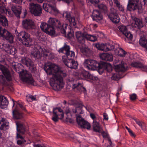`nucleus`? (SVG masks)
Masks as SVG:
<instances>
[{"label":"nucleus","instance_id":"f257e3e1","mask_svg":"<svg viewBox=\"0 0 147 147\" xmlns=\"http://www.w3.org/2000/svg\"><path fill=\"white\" fill-rule=\"evenodd\" d=\"M55 26L60 29L63 30L64 33L66 31L63 29V25L59 20L54 18H50L47 23L43 22L40 26L41 30L46 33L54 37L57 36Z\"/></svg>","mask_w":147,"mask_h":147},{"label":"nucleus","instance_id":"f03ea898","mask_svg":"<svg viewBox=\"0 0 147 147\" xmlns=\"http://www.w3.org/2000/svg\"><path fill=\"white\" fill-rule=\"evenodd\" d=\"M58 51L65 54L63 56L62 60L66 65L71 69L77 68L78 63L74 59L75 57V53L70 51L69 46L65 44L63 47L59 49Z\"/></svg>","mask_w":147,"mask_h":147},{"label":"nucleus","instance_id":"7ed1b4c3","mask_svg":"<svg viewBox=\"0 0 147 147\" xmlns=\"http://www.w3.org/2000/svg\"><path fill=\"white\" fill-rule=\"evenodd\" d=\"M84 65L89 70H95L98 69L99 74H101L103 72H105V71L110 73L113 69L110 64L101 61L99 63L93 59H86L84 62Z\"/></svg>","mask_w":147,"mask_h":147},{"label":"nucleus","instance_id":"20e7f679","mask_svg":"<svg viewBox=\"0 0 147 147\" xmlns=\"http://www.w3.org/2000/svg\"><path fill=\"white\" fill-rule=\"evenodd\" d=\"M47 77L49 78V83L55 90H61L64 84L61 74H47Z\"/></svg>","mask_w":147,"mask_h":147},{"label":"nucleus","instance_id":"39448f33","mask_svg":"<svg viewBox=\"0 0 147 147\" xmlns=\"http://www.w3.org/2000/svg\"><path fill=\"white\" fill-rule=\"evenodd\" d=\"M147 2V0H128L126 10L129 11H137L139 13H142L143 10L142 3L143 2L144 5Z\"/></svg>","mask_w":147,"mask_h":147},{"label":"nucleus","instance_id":"423d86ee","mask_svg":"<svg viewBox=\"0 0 147 147\" xmlns=\"http://www.w3.org/2000/svg\"><path fill=\"white\" fill-rule=\"evenodd\" d=\"M33 51L31 52V56L36 59H42L44 61H45L46 59H52L54 58L53 54L49 52H45L44 50L38 46V48L34 47Z\"/></svg>","mask_w":147,"mask_h":147},{"label":"nucleus","instance_id":"0eeeda50","mask_svg":"<svg viewBox=\"0 0 147 147\" xmlns=\"http://www.w3.org/2000/svg\"><path fill=\"white\" fill-rule=\"evenodd\" d=\"M15 33L18 40L25 47H30L33 44L32 40L30 37V34L26 32L21 31L18 32L17 30H16Z\"/></svg>","mask_w":147,"mask_h":147},{"label":"nucleus","instance_id":"6e6552de","mask_svg":"<svg viewBox=\"0 0 147 147\" xmlns=\"http://www.w3.org/2000/svg\"><path fill=\"white\" fill-rule=\"evenodd\" d=\"M42 61L44 62L43 65L44 70L47 74H65L63 72L61 68L54 63L49 62H43V61H41L40 63Z\"/></svg>","mask_w":147,"mask_h":147},{"label":"nucleus","instance_id":"1a4fd4ad","mask_svg":"<svg viewBox=\"0 0 147 147\" xmlns=\"http://www.w3.org/2000/svg\"><path fill=\"white\" fill-rule=\"evenodd\" d=\"M7 10L5 7V3L1 2L0 4V12L2 13H7ZM0 25L4 27L8 26V21L5 16L0 13Z\"/></svg>","mask_w":147,"mask_h":147},{"label":"nucleus","instance_id":"9d476101","mask_svg":"<svg viewBox=\"0 0 147 147\" xmlns=\"http://www.w3.org/2000/svg\"><path fill=\"white\" fill-rule=\"evenodd\" d=\"M0 37L2 38L4 40L10 43H12L13 41V35L5 29L0 26Z\"/></svg>","mask_w":147,"mask_h":147},{"label":"nucleus","instance_id":"9b49d317","mask_svg":"<svg viewBox=\"0 0 147 147\" xmlns=\"http://www.w3.org/2000/svg\"><path fill=\"white\" fill-rule=\"evenodd\" d=\"M0 37L2 38L4 40L10 43H12L13 41V35L5 29L0 26Z\"/></svg>","mask_w":147,"mask_h":147},{"label":"nucleus","instance_id":"f8f14e48","mask_svg":"<svg viewBox=\"0 0 147 147\" xmlns=\"http://www.w3.org/2000/svg\"><path fill=\"white\" fill-rule=\"evenodd\" d=\"M29 9L32 14L35 16H40L42 13L41 6L38 4L31 3L30 4Z\"/></svg>","mask_w":147,"mask_h":147},{"label":"nucleus","instance_id":"ddd939ff","mask_svg":"<svg viewBox=\"0 0 147 147\" xmlns=\"http://www.w3.org/2000/svg\"><path fill=\"white\" fill-rule=\"evenodd\" d=\"M20 80L24 83L28 85H34L35 81L32 74H19Z\"/></svg>","mask_w":147,"mask_h":147},{"label":"nucleus","instance_id":"4468645a","mask_svg":"<svg viewBox=\"0 0 147 147\" xmlns=\"http://www.w3.org/2000/svg\"><path fill=\"white\" fill-rule=\"evenodd\" d=\"M0 49L5 51L7 53L14 55L17 52L16 48L8 44H4L0 42Z\"/></svg>","mask_w":147,"mask_h":147},{"label":"nucleus","instance_id":"2eb2a0df","mask_svg":"<svg viewBox=\"0 0 147 147\" xmlns=\"http://www.w3.org/2000/svg\"><path fill=\"white\" fill-rule=\"evenodd\" d=\"M63 16L66 18V21L69 23L70 28H76V23L74 17L71 16L69 12L65 11Z\"/></svg>","mask_w":147,"mask_h":147},{"label":"nucleus","instance_id":"dca6fc26","mask_svg":"<svg viewBox=\"0 0 147 147\" xmlns=\"http://www.w3.org/2000/svg\"><path fill=\"white\" fill-rule=\"evenodd\" d=\"M108 17L113 23L117 24L120 21V18L117 13V10L113 8H111L110 11L107 14Z\"/></svg>","mask_w":147,"mask_h":147},{"label":"nucleus","instance_id":"f3484780","mask_svg":"<svg viewBox=\"0 0 147 147\" xmlns=\"http://www.w3.org/2000/svg\"><path fill=\"white\" fill-rule=\"evenodd\" d=\"M53 116L52 117V120L55 122H57L59 119V116H61L60 119L64 117V115L63 110L60 108H54L53 109Z\"/></svg>","mask_w":147,"mask_h":147},{"label":"nucleus","instance_id":"a211bd4d","mask_svg":"<svg viewBox=\"0 0 147 147\" xmlns=\"http://www.w3.org/2000/svg\"><path fill=\"white\" fill-rule=\"evenodd\" d=\"M22 63L26 65L32 73H35L36 68L35 66L33 64L31 60L28 58H23L22 59Z\"/></svg>","mask_w":147,"mask_h":147},{"label":"nucleus","instance_id":"6ab92c4d","mask_svg":"<svg viewBox=\"0 0 147 147\" xmlns=\"http://www.w3.org/2000/svg\"><path fill=\"white\" fill-rule=\"evenodd\" d=\"M13 76L11 74H2L0 75V83L4 86H8V82L12 81Z\"/></svg>","mask_w":147,"mask_h":147},{"label":"nucleus","instance_id":"aec40b11","mask_svg":"<svg viewBox=\"0 0 147 147\" xmlns=\"http://www.w3.org/2000/svg\"><path fill=\"white\" fill-rule=\"evenodd\" d=\"M12 70L13 72L11 73L9 70L10 74H14L15 73L14 71L17 72L18 74H28L27 71L24 69L23 66L20 63L13 65Z\"/></svg>","mask_w":147,"mask_h":147},{"label":"nucleus","instance_id":"412c9836","mask_svg":"<svg viewBox=\"0 0 147 147\" xmlns=\"http://www.w3.org/2000/svg\"><path fill=\"white\" fill-rule=\"evenodd\" d=\"M118 28L120 32L127 38L130 40H132L133 35L129 32H128L126 26L122 25L118 26Z\"/></svg>","mask_w":147,"mask_h":147},{"label":"nucleus","instance_id":"4be33fe9","mask_svg":"<svg viewBox=\"0 0 147 147\" xmlns=\"http://www.w3.org/2000/svg\"><path fill=\"white\" fill-rule=\"evenodd\" d=\"M6 59V56L2 55L0 57V70L1 71L2 74H10L9 69L7 65H3L1 64V63L5 62Z\"/></svg>","mask_w":147,"mask_h":147},{"label":"nucleus","instance_id":"5701e85b","mask_svg":"<svg viewBox=\"0 0 147 147\" xmlns=\"http://www.w3.org/2000/svg\"><path fill=\"white\" fill-rule=\"evenodd\" d=\"M75 108L72 109L71 112L73 114H81L82 108V105L81 102L75 101L73 104Z\"/></svg>","mask_w":147,"mask_h":147},{"label":"nucleus","instance_id":"b1692460","mask_svg":"<svg viewBox=\"0 0 147 147\" xmlns=\"http://www.w3.org/2000/svg\"><path fill=\"white\" fill-rule=\"evenodd\" d=\"M77 122L79 126L81 128H86L87 129H89L90 128L91 125L90 123L82 118H77Z\"/></svg>","mask_w":147,"mask_h":147},{"label":"nucleus","instance_id":"393cba45","mask_svg":"<svg viewBox=\"0 0 147 147\" xmlns=\"http://www.w3.org/2000/svg\"><path fill=\"white\" fill-rule=\"evenodd\" d=\"M127 65L124 61H121L120 63L115 66V70L117 72H123L127 70Z\"/></svg>","mask_w":147,"mask_h":147},{"label":"nucleus","instance_id":"a878e982","mask_svg":"<svg viewBox=\"0 0 147 147\" xmlns=\"http://www.w3.org/2000/svg\"><path fill=\"white\" fill-rule=\"evenodd\" d=\"M23 27L26 29H29L34 28V23L31 20L26 19L22 22Z\"/></svg>","mask_w":147,"mask_h":147},{"label":"nucleus","instance_id":"bb28decb","mask_svg":"<svg viewBox=\"0 0 147 147\" xmlns=\"http://www.w3.org/2000/svg\"><path fill=\"white\" fill-rule=\"evenodd\" d=\"M9 123L5 118H0V129L5 131L9 128Z\"/></svg>","mask_w":147,"mask_h":147},{"label":"nucleus","instance_id":"cd10ccee","mask_svg":"<svg viewBox=\"0 0 147 147\" xmlns=\"http://www.w3.org/2000/svg\"><path fill=\"white\" fill-rule=\"evenodd\" d=\"M92 17L93 20L99 22L102 19V16L98 10H96L93 11Z\"/></svg>","mask_w":147,"mask_h":147},{"label":"nucleus","instance_id":"c85d7f7f","mask_svg":"<svg viewBox=\"0 0 147 147\" xmlns=\"http://www.w3.org/2000/svg\"><path fill=\"white\" fill-rule=\"evenodd\" d=\"M102 47L101 48H99V49L103 51H109L112 50L114 49L115 47L113 44L111 43H106L103 44Z\"/></svg>","mask_w":147,"mask_h":147},{"label":"nucleus","instance_id":"c756f323","mask_svg":"<svg viewBox=\"0 0 147 147\" xmlns=\"http://www.w3.org/2000/svg\"><path fill=\"white\" fill-rule=\"evenodd\" d=\"M100 57L102 60L111 61L113 59V55L108 53H102L100 54Z\"/></svg>","mask_w":147,"mask_h":147},{"label":"nucleus","instance_id":"7c9ffc66","mask_svg":"<svg viewBox=\"0 0 147 147\" xmlns=\"http://www.w3.org/2000/svg\"><path fill=\"white\" fill-rule=\"evenodd\" d=\"M87 33H82L80 32H77L76 33V36L78 42L80 43H83L85 42V39L86 38Z\"/></svg>","mask_w":147,"mask_h":147},{"label":"nucleus","instance_id":"2f4dec72","mask_svg":"<svg viewBox=\"0 0 147 147\" xmlns=\"http://www.w3.org/2000/svg\"><path fill=\"white\" fill-rule=\"evenodd\" d=\"M16 123L17 126V133L19 134H24L26 131L25 126L19 122H17Z\"/></svg>","mask_w":147,"mask_h":147},{"label":"nucleus","instance_id":"473e14b6","mask_svg":"<svg viewBox=\"0 0 147 147\" xmlns=\"http://www.w3.org/2000/svg\"><path fill=\"white\" fill-rule=\"evenodd\" d=\"M131 66L136 68H140L143 71H147V66L144 65L141 62H134L131 64Z\"/></svg>","mask_w":147,"mask_h":147},{"label":"nucleus","instance_id":"72a5a7b5","mask_svg":"<svg viewBox=\"0 0 147 147\" xmlns=\"http://www.w3.org/2000/svg\"><path fill=\"white\" fill-rule=\"evenodd\" d=\"M73 89H76L79 92L83 91L84 92H86V88L83 86L82 84L79 82L73 83L72 86Z\"/></svg>","mask_w":147,"mask_h":147},{"label":"nucleus","instance_id":"f704fd0d","mask_svg":"<svg viewBox=\"0 0 147 147\" xmlns=\"http://www.w3.org/2000/svg\"><path fill=\"white\" fill-rule=\"evenodd\" d=\"M9 103L6 97L3 96H0V107L4 109L7 107Z\"/></svg>","mask_w":147,"mask_h":147},{"label":"nucleus","instance_id":"c9c22d12","mask_svg":"<svg viewBox=\"0 0 147 147\" xmlns=\"http://www.w3.org/2000/svg\"><path fill=\"white\" fill-rule=\"evenodd\" d=\"M21 7L20 6L13 5L11 7V9L14 13L16 16L20 17L21 11Z\"/></svg>","mask_w":147,"mask_h":147},{"label":"nucleus","instance_id":"e433bc0d","mask_svg":"<svg viewBox=\"0 0 147 147\" xmlns=\"http://www.w3.org/2000/svg\"><path fill=\"white\" fill-rule=\"evenodd\" d=\"M12 114L13 118L15 119H21L23 117L22 114L16 108L13 111Z\"/></svg>","mask_w":147,"mask_h":147},{"label":"nucleus","instance_id":"4c0bfd02","mask_svg":"<svg viewBox=\"0 0 147 147\" xmlns=\"http://www.w3.org/2000/svg\"><path fill=\"white\" fill-rule=\"evenodd\" d=\"M139 43L140 45L144 49V50L147 55V39L144 38H141Z\"/></svg>","mask_w":147,"mask_h":147},{"label":"nucleus","instance_id":"58836bf2","mask_svg":"<svg viewBox=\"0 0 147 147\" xmlns=\"http://www.w3.org/2000/svg\"><path fill=\"white\" fill-rule=\"evenodd\" d=\"M93 127L94 131L100 133L102 130V129L100 126L99 123L96 121H94L93 122Z\"/></svg>","mask_w":147,"mask_h":147},{"label":"nucleus","instance_id":"ea45409f","mask_svg":"<svg viewBox=\"0 0 147 147\" xmlns=\"http://www.w3.org/2000/svg\"><path fill=\"white\" fill-rule=\"evenodd\" d=\"M134 24L135 27H137L140 29L143 26L144 24L142 21L140 19L135 18H134Z\"/></svg>","mask_w":147,"mask_h":147},{"label":"nucleus","instance_id":"a19ab883","mask_svg":"<svg viewBox=\"0 0 147 147\" xmlns=\"http://www.w3.org/2000/svg\"><path fill=\"white\" fill-rule=\"evenodd\" d=\"M98 8L102 12L104 13H107L108 9L107 6L105 4L102 3L97 5Z\"/></svg>","mask_w":147,"mask_h":147},{"label":"nucleus","instance_id":"79ce46f5","mask_svg":"<svg viewBox=\"0 0 147 147\" xmlns=\"http://www.w3.org/2000/svg\"><path fill=\"white\" fill-rule=\"evenodd\" d=\"M86 36V39L87 40L92 42H95L97 40V36L96 35H90L87 33L86 35H85Z\"/></svg>","mask_w":147,"mask_h":147},{"label":"nucleus","instance_id":"37998d69","mask_svg":"<svg viewBox=\"0 0 147 147\" xmlns=\"http://www.w3.org/2000/svg\"><path fill=\"white\" fill-rule=\"evenodd\" d=\"M134 120L136 123L140 127L142 130L144 131H146V128L145 123L142 122L141 121L138 119H134Z\"/></svg>","mask_w":147,"mask_h":147},{"label":"nucleus","instance_id":"c03bdc74","mask_svg":"<svg viewBox=\"0 0 147 147\" xmlns=\"http://www.w3.org/2000/svg\"><path fill=\"white\" fill-rule=\"evenodd\" d=\"M85 78L90 79L92 80H97L98 78L96 76H94L92 74H81Z\"/></svg>","mask_w":147,"mask_h":147},{"label":"nucleus","instance_id":"a18cd8bd","mask_svg":"<svg viewBox=\"0 0 147 147\" xmlns=\"http://www.w3.org/2000/svg\"><path fill=\"white\" fill-rule=\"evenodd\" d=\"M12 100L13 101V107L14 106L15 104H16V108H17V107L18 106L22 110H23L25 111H26V109L25 107L22 104L20 103L18 101H16L15 103V102L14 101L13 99H12Z\"/></svg>","mask_w":147,"mask_h":147},{"label":"nucleus","instance_id":"49530a36","mask_svg":"<svg viewBox=\"0 0 147 147\" xmlns=\"http://www.w3.org/2000/svg\"><path fill=\"white\" fill-rule=\"evenodd\" d=\"M17 137L18 138H20L21 139L18 140L17 141V143L18 144L21 145L24 142H25L26 141L19 134L17 133Z\"/></svg>","mask_w":147,"mask_h":147},{"label":"nucleus","instance_id":"de8ad7c7","mask_svg":"<svg viewBox=\"0 0 147 147\" xmlns=\"http://www.w3.org/2000/svg\"><path fill=\"white\" fill-rule=\"evenodd\" d=\"M122 74H113L111 77L112 80H118L120 79L123 78V76L121 75Z\"/></svg>","mask_w":147,"mask_h":147},{"label":"nucleus","instance_id":"09e8293b","mask_svg":"<svg viewBox=\"0 0 147 147\" xmlns=\"http://www.w3.org/2000/svg\"><path fill=\"white\" fill-rule=\"evenodd\" d=\"M80 50L82 53L86 55H89L90 53L89 49L87 48L82 47H81Z\"/></svg>","mask_w":147,"mask_h":147},{"label":"nucleus","instance_id":"8fccbe9b","mask_svg":"<svg viewBox=\"0 0 147 147\" xmlns=\"http://www.w3.org/2000/svg\"><path fill=\"white\" fill-rule=\"evenodd\" d=\"M26 99L28 101L32 102L36 100V97L30 94H28L26 96Z\"/></svg>","mask_w":147,"mask_h":147},{"label":"nucleus","instance_id":"3c124183","mask_svg":"<svg viewBox=\"0 0 147 147\" xmlns=\"http://www.w3.org/2000/svg\"><path fill=\"white\" fill-rule=\"evenodd\" d=\"M116 5L118 9L123 13L124 12V7L120 4V2L118 3L116 1Z\"/></svg>","mask_w":147,"mask_h":147},{"label":"nucleus","instance_id":"603ef678","mask_svg":"<svg viewBox=\"0 0 147 147\" xmlns=\"http://www.w3.org/2000/svg\"><path fill=\"white\" fill-rule=\"evenodd\" d=\"M126 54V52L121 48H120L119 52V55L121 57H123Z\"/></svg>","mask_w":147,"mask_h":147},{"label":"nucleus","instance_id":"864d4df0","mask_svg":"<svg viewBox=\"0 0 147 147\" xmlns=\"http://www.w3.org/2000/svg\"><path fill=\"white\" fill-rule=\"evenodd\" d=\"M125 128L127 130L129 134L131 136L133 137H135V134H134L132 131L130 129L128 128L126 126H125Z\"/></svg>","mask_w":147,"mask_h":147},{"label":"nucleus","instance_id":"5fc2aeb1","mask_svg":"<svg viewBox=\"0 0 147 147\" xmlns=\"http://www.w3.org/2000/svg\"><path fill=\"white\" fill-rule=\"evenodd\" d=\"M137 95L136 94L133 93L130 95V98L131 100H134L137 98Z\"/></svg>","mask_w":147,"mask_h":147},{"label":"nucleus","instance_id":"6e6d98bb","mask_svg":"<svg viewBox=\"0 0 147 147\" xmlns=\"http://www.w3.org/2000/svg\"><path fill=\"white\" fill-rule=\"evenodd\" d=\"M65 113L67 115L69 114L71 116L72 115V113L70 109L68 107H67L65 110Z\"/></svg>","mask_w":147,"mask_h":147},{"label":"nucleus","instance_id":"4d7b16f0","mask_svg":"<svg viewBox=\"0 0 147 147\" xmlns=\"http://www.w3.org/2000/svg\"><path fill=\"white\" fill-rule=\"evenodd\" d=\"M65 75L64 76H67L68 77L66 80H68L69 82H70L74 80V79L73 78L70 77V76H70V74H65Z\"/></svg>","mask_w":147,"mask_h":147},{"label":"nucleus","instance_id":"13d9d810","mask_svg":"<svg viewBox=\"0 0 147 147\" xmlns=\"http://www.w3.org/2000/svg\"><path fill=\"white\" fill-rule=\"evenodd\" d=\"M133 144L134 145V147H140L141 146L140 143L139 141L134 142Z\"/></svg>","mask_w":147,"mask_h":147},{"label":"nucleus","instance_id":"bf43d9fd","mask_svg":"<svg viewBox=\"0 0 147 147\" xmlns=\"http://www.w3.org/2000/svg\"><path fill=\"white\" fill-rule=\"evenodd\" d=\"M101 133V134L104 138H105L107 137L108 136V134L107 133L105 132L104 131H101V132H100Z\"/></svg>","mask_w":147,"mask_h":147},{"label":"nucleus","instance_id":"052dcab7","mask_svg":"<svg viewBox=\"0 0 147 147\" xmlns=\"http://www.w3.org/2000/svg\"><path fill=\"white\" fill-rule=\"evenodd\" d=\"M90 115L91 118L93 120V121H96V117L94 114L91 113L90 114Z\"/></svg>","mask_w":147,"mask_h":147},{"label":"nucleus","instance_id":"680f3d73","mask_svg":"<svg viewBox=\"0 0 147 147\" xmlns=\"http://www.w3.org/2000/svg\"><path fill=\"white\" fill-rule=\"evenodd\" d=\"M13 2L16 4H20L22 2V0H11Z\"/></svg>","mask_w":147,"mask_h":147},{"label":"nucleus","instance_id":"e2e57ef3","mask_svg":"<svg viewBox=\"0 0 147 147\" xmlns=\"http://www.w3.org/2000/svg\"><path fill=\"white\" fill-rule=\"evenodd\" d=\"M103 116L104 117V119L106 120H108V117L107 114L106 113H104L103 114Z\"/></svg>","mask_w":147,"mask_h":147},{"label":"nucleus","instance_id":"0e129e2a","mask_svg":"<svg viewBox=\"0 0 147 147\" xmlns=\"http://www.w3.org/2000/svg\"><path fill=\"white\" fill-rule=\"evenodd\" d=\"M99 2V0H92V3L93 4H97Z\"/></svg>","mask_w":147,"mask_h":147},{"label":"nucleus","instance_id":"69168bd1","mask_svg":"<svg viewBox=\"0 0 147 147\" xmlns=\"http://www.w3.org/2000/svg\"><path fill=\"white\" fill-rule=\"evenodd\" d=\"M58 1H62L66 2L67 3H69L70 2L73 1L72 0H58Z\"/></svg>","mask_w":147,"mask_h":147},{"label":"nucleus","instance_id":"338daca9","mask_svg":"<svg viewBox=\"0 0 147 147\" xmlns=\"http://www.w3.org/2000/svg\"><path fill=\"white\" fill-rule=\"evenodd\" d=\"M108 141L109 142V144H110L109 145L107 146V147H112L111 144L112 143L111 141V139L109 138L108 139Z\"/></svg>","mask_w":147,"mask_h":147},{"label":"nucleus","instance_id":"774afa93","mask_svg":"<svg viewBox=\"0 0 147 147\" xmlns=\"http://www.w3.org/2000/svg\"><path fill=\"white\" fill-rule=\"evenodd\" d=\"M67 36L69 38H70L72 36L73 34L70 32H69L68 33Z\"/></svg>","mask_w":147,"mask_h":147}]
</instances>
